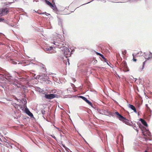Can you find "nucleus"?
I'll use <instances>...</instances> for the list:
<instances>
[{
  "label": "nucleus",
  "mask_w": 152,
  "mask_h": 152,
  "mask_svg": "<svg viewBox=\"0 0 152 152\" xmlns=\"http://www.w3.org/2000/svg\"><path fill=\"white\" fill-rule=\"evenodd\" d=\"M51 8H52L53 10H56L57 9V8L55 6H54V7Z\"/></svg>",
  "instance_id": "nucleus-25"
},
{
  "label": "nucleus",
  "mask_w": 152,
  "mask_h": 152,
  "mask_svg": "<svg viewBox=\"0 0 152 152\" xmlns=\"http://www.w3.org/2000/svg\"><path fill=\"white\" fill-rule=\"evenodd\" d=\"M126 50H125L124 51H123L122 52V53L124 55H125V54H126Z\"/></svg>",
  "instance_id": "nucleus-22"
},
{
  "label": "nucleus",
  "mask_w": 152,
  "mask_h": 152,
  "mask_svg": "<svg viewBox=\"0 0 152 152\" xmlns=\"http://www.w3.org/2000/svg\"><path fill=\"white\" fill-rule=\"evenodd\" d=\"M142 67H140L139 69V71L140 72H141L142 71L143 69H142Z\"/></svg>",
  "instance_id": "nucleus-24"
},
{
  "label": "nucleus",
  "mask_w": 152,
  "mask_h": 152,
  "mask_svg": "<svg viewBox=\"0 0 152 152\" xmlns=\"http://www.w3.org/2000/svg\"><path fill=\"white\" fill-rule=\"evenodd\" d=\"M52 137H53V138H54L55 140H56V137L53 136V135H50Z\"/></svg>",
  "instance_id": "nucleus-26"
},
{
  "label": "nucleus",
  "mask_w": 152,
  "mask_h": 152,
  "mask_svg": "<svg viewBox=\"0 0 152 152\" xmlns=\"http://www.w3.org/2000/svg\"><path fill=\"white\" fill-rule=\"evenodd\" d=\"M138 55L139 56H140L143 55V54L142 52H139L138 53Z\"/></svg>",
  "instance_id": "nucleus-19"
},
{
  "label": "nucleus",
  "mask_w": 152,
  "mask_h": 152,
  "mask_svg": "<svg viewBox=\"0 0 152 152\" xmlns=\"http://www.w3.org/2000/svg\"><path fill=\"white\" fill-rule=\"evenodd\" d=\"M115 115H117V117L120 120L122 121L124 119V117L120 115L118 112H116L114 113Z\"/></svg>",
  "instance_id": "nucleus-7"
},
{
  "label": "nucleus",
  "mask_w": 152,
  "mask_h": 152,
  "mask_svg": "<svg viewBox=\"0 0 152 152\" xmlns=\"http://www.w3.org/2000/svg\"><path fill=\"white\" fill-rule=\"evenodd\" d=\"M66 48V50H68V52H69V50L68 48H67L66 47H65V49Z\"/></svg>",
  "instance_id": "nucleus-37"
},
{
  "label": "nucleus",
  "mask_w": 152,
  "mask_h": 152,
  "mask_svg": "<svg viewBox=\"0 0 152 152\" xmlns=\"http://www.w3.org/2000/svg\"><path fill=\"white\" fill-rule=\"evenodd\" d=\"M12 77L10 76L9 74H0V78L3 80H5V79L8 80L12 79Z\"/></svg>",
  "instance_id": "nucleus-1"
},
{
  "label": "nucleus",
  "mask_w": 152,
  "mask_h": 152,
  "mask_svg": "<svg viewBox=\"0 0 152 152\" xmlns=\"http://www.w3.org/2000/svg\"><path fill=\"white\" fill-rule=\"evenodd\" d=\"M42 77V75H37L36 78V79H39V78H40V79H42V77Z\"/></svg>",
  "instance_id": "nucleus-18"
},
{
  "label": "nucleus",
  "mask_w": 152,
  "mask_h": 152,
  "mask_svg": "<svg viewBox=\"0 0 152 152\" xmlns=\"http://www.w3.org/2000/svg\"><path fill=\"white\" fill-rule=\"evenodd\" d=\"M147 60H146V61H144L143 63V65H142V69H143V68H144V65L145 64V62H146V61Z\"/></svg>",
  "instance_id": "nucleus-20"
},
{
  "label": "nucleus",
  "mask_w": 152,
  "mask_h": 152,
  "mask_svg": "<svg viewBox=\"0 0 152 152\" xmlns=\"http://www.w3.org/2000/svg\"><path fill=\"white\" fill-rule=\"evenodd\" d=\"M122 121L124 122L126 124H128L129 123L128 120L125 118Z\"/></svg>",
  "instance_id": "nucleus-15"
},
{
  "label": "nucleus",
  "mask_w": 152,
  "mask_h": 152,
  "mask_svg": "<svg viewBox=\"0 0 152 152\" xmlns=\"http://www.w3.org/2000/svg\"><path fill=\"white\" fill-rule=\"evenodd\" d=\"M144 53L145 54V58L146 60H149L152 58V53L151 52H150L148 56L147 54H146L145 53Z\"/></svg>",
  "instance_id": "nucleus-6"
},
{
  "label": "nucleus",
  "mask_w": 152,
  "mask_h": 152,
  "mask_svg": "<svg viewBox=\"0 0 152 152\" xmlns=\"http://www.w3.org/2000/svg\"><path fill=\"white\" fill-rule=\"evenodd\" d=\"M4 20V19L1 18H0V22Z\"/></svg>",
  "instance_id": "nucleus-32"
},
{
  "label": "nucleus",
  "mask_w": 152,
  "mask_h": 152,
  "mask_svg": "<svg viewBox=\"0 0 152 152\" xmlns=\"http://www.w3.org/2000/svg\"><path fill=\"white\" fill-rule=\"evenodd\" d=\"M104 61L107 63V64L108 65V62H107V60L105 58H104Z\"/></svg>",
  "instance_id": "nucleus-23"
},
{
  "label": "nucleus",
  "mask_w": 152,
  "mask_h": 152,
  "mask_svg": "<svg viewBox=\"0 0 152 152\" xmlns=\"http://www.w3.org/2000/svg\"><path fill=\"white\" fill-rule=\"evenodd\" d=\"M58 43H59V42H55L54 41H53V44L56 45V46L55 47L56 48H58V47H57V46H58Z\"/></svg>",
  "instance_id": "nucleus-17"
},
{
  "label": "nucleus",
  "mask_w": 152,
  "mask_h": 152,
  "mask_svg": "<svg viewBox=\"0 0 152 152\" xmlns=\"http://www.w3.org/2000/svg\"><path fill=\"white\" fill-rule=\"evenodd\" d=\"M26 112L31 117H34L33 114L28 109H27L26 110Z\"/></svg>",
  "instance_id": "nucleus-10"
},
{
  "label": "nucleus",
  "mask_w": 152,
  "mask_h": 152,
  "mask_svg": "<svg viewBox=\"0 0 152 152\" xmlns=\"http://www.w3.org/2000/svg\"><path fill=\"white\" fill-rule=\"evenodd\" d=\"M133 56H134V54H133Z\"/></svg>",
  "instance_id": "nucleus-46"
},
{
  "label": "nucleus",
  "mask_w": 152,
  "mask_h": 152,
  "mask_svg": "<svg viewBox=\"0 0 152 152\" xmlns=\"http://www.w3.org/2000/svg\"><path fill=\"white\" fill-rule=\"evenodd\" d=\"M124 67L126 68L127 67V65L125 64H124Z\"/></svg>",
  "instance_id": "nucleus-40"
},
{
  "label": "nucleus",
  "mask_w": 152,
  "mask_h": 152,
  "mask_svg": "<svg viewBox=\"0 0 152 152\" xmlns=\"http://www.w3.org/2000/svg\"><path fill=\"white\" fill-rule=\"evenodd\" d=\"M45 14L46 15H47V16H48V15H50V14H48V13H46V12H45Z\"/></svg>",
  "instance_id": "nucleus-30"
},
{
  "label": "nucleus",
  "mask_w": 152,
  "mask_h": 152,
  "mask_svg": "<svg viewBox=\"0 0 152 152\" xmlns=\"http://www.w3.org/2000/svg\"><path fill=\"white\" fill-rule=\"evenodd\" d=\"M9 12V9L8 8H5L2 9L1 13L3 15H6Z\"/></svg>",
  "instance_id": "nucleus-8"
},
{
  "label": "nucleus",
  "mask_w": 152,
  "mask_h": 152,
  "mask_svg": "<svg viewBox=\"0 0 152 152\" xmlns=\"http://www.w3.org/2000/svg\"><path fill=\"white\" fill-rule=\"evenodd\" d=\"M100 56L102 58H103V59H104L105 58L104 57V56L102 54H101V55H100Z\"/></svg>",
  "instance_id": "nucleus-28"
},
{
  "label": "nucleus",
  "mask_w": 152,
  "mask_h": 152,
  "mask_svg": "<svg viewBox=\"0 0 152 152\" xmlns=\"http://www.w3.org/2000/svg\"><path fill=\"white\" fill-rule=\"evenodd\" d=\"M34 1H36V2H38V0H33V2H34Z\"/></svg>",
  "instance_id": "nucleus-42"
},
{
  "label": "nucleus",
  "mask_w": 152,
  "mask_h": 152,
  "mask_svg": "<svg viewBox=\"0 0 152 152\" xmlns=\"http://www.w3.org/2000/svg\"><path fill=\"white\" fill-rule=\"evenodd\" d=\"M133 60L134 61H137V59H135V58H133Z\"/></svg>",
  "instance_id": "nucleus-33"
},
{
  "label": "nucleus",
  "mask_w": 152,
  "mask_h": 152,
  "mask_svg": "<svg viewBox=\"0 0 152 152\" xmlns=\"http://www.w3.org/2000/svg\"><path fill=\"white\" fill-rule=\"evenodd\" d=\"M12 104L16 110H20L21 108L22 107L21 106V105L18 104L14 102H12Z\"/></svg>",
  "instance_id": "nucleus-2"
},
{
  "label": "nucleus",
  "mask_w": 152,
  "mask_h": 152,
  "mask_svg": "<svg viewBox=\"0 0 152 152\" xmlns=\"http://www.w3.org/2000/svg\"><path fill=\"white\" fill-rule=\"evenodd\" d=\"M147 105H147V104H146V106L147 108H148V107Z\"/></svg>",
  "instance_id": "nucleus-44"
},
{
  "label": "nucleus",
  "mask_w": 152,
  "mask_h": 152,
  "mask_svg": "<svg viewBox=\"0 0 152 152\" xmlns=\"http://www.w3.org/2000/svg\"><path fill=\"white\" fill-rule=\"evenodd\" d=\"M53 48L52 47H50L44 48V50L47 53H52V51H51Z\"/></svg>",
  "instance_id": "nucleus-5"
},
{
  "label": "nucleus",
  "mask_w": 152,
  "mask_h": 152,
  "mask_svg": "<svg viewBox=\"0 0 152 152\" xmlns=\"http://www.w3.org/2000/svg\"><path fill=\"white\" fill-rule=\"evenodd\" d=\"M67 60H68V64H69V61H69V59H67Z\"/></svg>",
  "instance_id": "nucleus-43"
},
{
  "label": "nucleus",
  "mask_w": 152,
  "mask_h": 152,
  "mask_svg": "<svg viewBox=\"0 0 152 152\" xmlns=\"http://www.w3.org/2000/svg\"><path fill=\"white\" fill-rule=\"evenodd\" d=\"M12 63H13V64H17L16 62H15V61H13L12 62Z\"/></svg>",
  "instance_id": "nucleus-35"
},
{
  "label": "nucleus",
  "mask_w": 152,
  "mask_h": 152,
  "mask_svg": "<svg viewBox=\"0 0 152 152\" xmlns=\"http://www.w3.org/2000/svg\"><path fill=\"white\" fill-rule=\"evenodd\" d=\"M142 133L144 136H147V135L148 136H151V133L148 130H146L145 132H144L142 131Z\"/></svg>",
  "instance_id": "nucleus-9"
},
{
  "label": "nucleus",
  "mask_w": 152,
  "mask_h": 152,
  "mask_svg": "<svg viewBox=\"0 0 152 152\" xmlns=\"http://www.w3.org/2000/svg\"><path fill=\"white\" fill-rule=\"evenodd\" d=\"M128 107H129L132 110H133L135 113H137L135 107L133 105L130 104H129L128 105Z\"/></svg>",
  "instance_id": "nucleus-11"
},
{
  "label": "nucleus",
  "mask_w": 152,
  "mask_h": 152,
  "mask_svg": "<svg viewBox=\"0 0 152 152\" xmlns=\"http://www.w3.org/2000/svg\"><path fill=\"white\" fill-rule=\"evenodd\" d=\"M79 97L83 99L84 101L86 102L89 105L91 106H92V105L91 102H90L86 98L81 96H79Z\"/></svg>",
  "instance_id": "nucleus-4"
},
{
  "label": "nucleus",
  "mask_w": 152,
  "mask_h": 152,
  "mask_svg": "<svg viewBox=\"0 0 152 152\" xmlns=\"http://www.w3.org/2000/svg\"><path fill=\"white\" fill-rule=\"evenodd\" d=\"M64 45V44L63 42L61 41L59 42L58 45V46H57V47L60 48L62 47H65Z\"/></svg>",
  "instance_id": "nucleus-12"
},
{
  "label": "nucleus",
  "mask_w": 152,
  "mask_h": 152,
  "mask_svg": "<svg viewBox=\"0 0 152 152\" xmlns=\"http://www.w3.org/2000/svg\"><path fill=\"white\" fill-rule=\"evenodd\" d=\"M135 1V0H130L129 1H130L131 2H132V1Z\"/></svg>",
  "instance_id": "nucleus-39"
},
{
  "label": "nucleus",
  "mask_w": 152,
  "mask_h": 152,
  "mask_svg": "<svg viewBox=\"0 0 152 152\" xmlns=\"http://www.w3.org/2000/svg\"><path fill=\"white\" fill-rule=\"evenodd\" d=\"M42 75V77H42V79L43 78V77L44 75L45 76V75Z\"/></svg>",
  "instance_id": "nucleus-41"
},
{
  "label": "nucleus",
  "mask_w": 152,
  "mask_h": 152,
  "mask_svg": "<svg viewBox=\"0 0 152 152\" xmlns=\"http://www.w3.org/2000/svg\"><path fill=\"white\" fill-rule=\"evenodd\" d=\"M58 24L60 25H62L61 21H58Z\"/></svg>",
  "instance_id": "nucleus-31"
},
{
  "label": "nucleus",
  "mask_w": 152,
  "mask_h": 152,
  "mask_svg": "<svg viewBox=\"0 0 152 152\" xmlns=\"http://www.w3.org/2000/svg\"><path fill=\"white\" fill-rule=\"evenodd\" d=\"M134 129L136 130L137 132H138V129H137L135 126V128L134 127Z\"/></svg>",
  "instance_id": "nucleus-29"
},
{
  "label": "nucleus",
  "mask_w": 152,
  "mask_h": 152,
  "mask_svg": "<svg viewBox=\"0 0 152 152\" xmlns=\"http://www.w3.org/2000/svg\"><path fill=\"white\" fill-rule=\"evenodd\" d=\"M96 54L97 55H98L100 56L101 55V54L99 53L98 52H96Z\"/></svg>",
  "instance_id": "nucleus-27"
},
{
  "label": "nucleus",
  "mask_w": 152,
  "mask_h": 152,
  "mask_svg": "<svg viewBox=\"0 0 152 152\" xmlns=\"http://www.w3.org/2000/svg\"><path fill=\"white\" fill-rule=\"evenodd\" d=\"M37 13H39V14H44V13H39V12H38V11H37Z\"/></svg>",
  "instance_id": "nucleus-38"
},
{
  "label": "nucleus",
  "mask_w": 152,
  "mask_h": 152,
  "mask_svg": "<svg viewBox=\"0 0 152 152\" xmlns=\"http://www.w3.org/2000/svg\"><path fill=\"white\" fill-rule=\"evenodd\" d=\"M37 91L39 92H42L44 90L38 87L37 89Z\"/></svg>",
  "instance_id": "nucleus-16"
},
{
  "label": "nucleus",
  "mask_w": 152,
  "mask_h": 152,
  "mask_svg": "<svg viewBox=\"0 0 152 152\" xmlns=\"http://www.w3.org/2000/svg\"><path fill=\"white\" fill-rule=\"evenodd\" d=\"M64 55H65V56L66 57V58L67 57L66 56L67 53H66V52H64Z\"/></svg>",
  "instance_id": "nucleus-34"
},
{
  "label": "nucleus",
  "mask_w": 152,
  "mask_h": 152,
  "mask_svg": "<svg viewBox=\"0 0 152 152\" xmlns=\"http://www.w3.org/2000/svg\"><path fill=\"white\" fill-rule=\"evenodd\" d=\"M45 97L46 99H51L55 98V95L53 94H46L45 95Z\"/></svg>",
  "instance_id": "nucleus-3"
},
{
  "label": "nucleus",
  "mask_w": 152,
  "mask_h": 152,
  "mask_svg": "<svg viewBox=\"0 0 152 152\" xmlns=\"http://www.w3.org/2000/svg\"><path fill=\"white\" fill-rule=\"evenodd\" d=\"M45 2L51 8H53L54 7V6L53 5L51 2L49 1L45 0Z\"/></svg>",
  "instance_id": "nucleus-13"
},
{
  "label": "nucleus",
  "mask_w": 152,
  "mask_h": 152,
  "mask_svg": "<svg viewBox=\"0 0 152 152\" xmlns=\"http://www.w3.org/2000/svg\"><path fill=\"white\" fill-rule=\"evenodd\" d=\"M41 112L43 115H44L45 114V111L44 110H41Z\"/></svg>",
  "instance_id": "nucleus-21"
},
{
  "label": "nucleus",
  "mask_w": 152,
  "mask_h": 152,
  "mask_svg": "<svg viewBox=\"0 0 152 152\" xmlns=\"http://www.w3.org/2000/svg\"><path fill=\"white\" fill-rule=\"evenodd\" d=\"M90 2L87 3V4L89 3Z\"/></svg>",
  "instance_id": "nucleus-45"
},
{
  "label": "nucleus",
  "mask_w": 152,
  "mask_h": 152,
  "mask_svg": "<svg viewBox=\"0 0 152 152\" xmlns=\"http://www.w3.org/2000/svg\"><path fill=\"white\" fill-rule=\"evenodd\" d=\"M9 82H10V83H9L10 84H13V83L12 82H11V81H9Z\"/></svg>",
  "instance_id": "nucleus-36"
},
{
  "label": "nucleus",
  "mask_w": 152,
  "mask_h": 152,
  "mask_svg": "<svg viewBox=\"0 0 152 152\" xmlns=\"http://www.w3.org/2000/svg\"><path fill=\"white\" fill-rule=\"evenodd\" d=\"M140 121H141L142 124L145 126H147V124L146 122L144 119L142 118L140 119Z\"/></svg>",
  "instance_id": "nucleus-14"
}]
</instances>
